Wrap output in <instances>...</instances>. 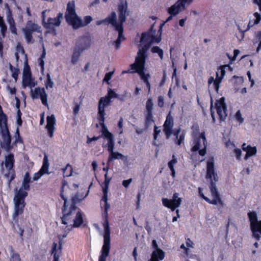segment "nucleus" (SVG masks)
<instances>
[{"label": "nucleus", "instance_id": "5", "mask_svg": "<svg viewBox=\"0 0 261 261\" xmlns=\"http://www.w3.org/2000/svg\"><path fill=\"white\" fill-rule=\"evenodd\" d=\"M103 237V244L99 256L98 261H106L107 257L109 256L111 248V232L110 229H104L102 233Z\"/></svg>", "mask_w": 261, "mask_h": 261}, {"label": "nucleus", "instance_id": "59", "mask_svg": "<svg viewBox=\"0 0 261 261\" xmlns=\"http://www.w3.org/2000/svg\"><path fill=\"white\" fill-rule=\"evenodd\" d=\"M43 175V174L42 173L40 172V171L35 173L33 175V180L35 181V180H38Z\"/></svg>", "mask_w": 261, "mask_h": 261}, {"label": "nucleus", "instance_id": "20", "mask_svg": "<svg viewBox=\"0 0 261 261\" xmlns=\"http://www.w3.org/2000/svg\"><path fill=\"white\" fill-rule=\"evenodd\" d=\"M108 96L102 97L100 99L99 101L98 107L100 105L101 101H102L101 105L103 106V108L105 109V107H107L110 105L111 98H117V97H118V94H117L114 90L112 89H110V90L108 91Z\"/></svg>", "mask_w": 261, "mask_h": 261}, {"label": "nucleus", "instance_id": "54", "mask_svg": "<svg viewBox=\"0 0 261 261\" xmlns=\"http://www.w3.org/2000/svg\"><path fill=\"white\" fill-rule=\"evenodd\" d=\"M113 73L114 71H111L109 72L108 73H107L103 79V81L108 82L109 81L111 80Z\"/></svg>", "mask_w": 261, "mask_h": 261}, {"label": "nucleus", "instance_id": "4", "mask_svg": "<svg viewBox=\"0 0 261 261\" xmlns=\"http://www.w3.org/2000/svg\"><path fill=\"white\" fill-rule=\"evenodd\" d=\"M22 31L27 42L30 43L34 42L32 36L33 33L35 32L41 33L42 30L41 26L39 24L33 22L32 20H28Z\"/></svg>", "mask_w": 261, "mask_h": 261}, {"label": "nucleus", "instance_id": "2", "mask_svg": "<svg viewBox=\"0 0 261 261\" xmlns=\"http://www.w3.org/2000/svg\"><path fill=\"white\" fill-rule=\"evenodd\" d=\"M0 134L3 140L2 147L7 151H10L13 148L11 145V136L8 126V116L3 111L0 105Z\"/></svg>", "mask_w": 261, "mask_h": 261}, {"label": "nucleus", "instance_id": "62", "mask_svg": "<svg viewBox=\"0 0 261 261\" xmlns=\"http://www.w3.org/2000/svg\"><path fill=\"white\" fill-rule=\"evenodd\" d=\"M148 35L146 33H142L140 39V42L141 43L147 42L148 40Z\"/></svg>", "mask_w": 261, "mask_h": 261}, {"label": "nucleus", "instance_id": "48", "mask_svg": "<svg viewBox=\"0 0 261 261\" xmlns=\"http://www.w3.org/2000/svg\"><path fill=\"white\" fill-rule=\"evenodd\" d=\"M112 155H113V158L114 159H118V160L120 159L122 160H126V158L124 155H123L122 154H121L118 152H115L113 153Z\"/></svg>", "mask_w": 261, "mask_h": 261}, {"label": "nucleus", "instance_id": "11", "mask_svg": "<svg viewBox=\"0 0 261 261\" xmlns=\"http://www.w3.org/2000/svg\"><path fill=\"white\" fill-rule=\"evenodd\" d=\"M118 11L119 19V22H118V23L123 24V23L126 20V17L129 15L126 0H121L118 6Z\"/></svg>", "mask_w": 261, "mask_h": 261}, {"label": "nucleus", "instance_id": "50", "mask_svg": "<svg viewBox=\"0 0 261 261\" xmlns=\"http://www.w3.org/2000/svg\"><path fill=\"white\" fill-rule=\"evenodd\" d=\"M236 120L240 122V123H242L244 122V119L242 117V114L240 111H238L236 113Z\"/></svg>", "mask_w": 261, "mask_h": 261}, {"label": "nucleus", "instance_id": "52", "mask_svg": "<svg viewBox=\"0 0 261 261\" xmlns=\"http://www.w3.org/2000/svg\"><path fill=\"white\" fill-rule=\"evenodd\" d=\"M0 28L1 35L3 38H4L6 36V34L7 31V27L6 26L5 23H4V24H2L1 26H0Z\"/></svg>", "mask_w": 261, "mask_h": 261}, {"label": "nucleus", "instance_id": "21", "mask_svg": "<svg viewBox=\"0 0 261 261\" xmlns=\"http://www.w3.org/2000/svg\"><path fill=\"white\" fill-rule=\"evenodd\" d=\"M89 191L88 190L86 195L82 198V196H80V194L79 193H76L75 195L73 196L71 198L72 204L70 207V213H66V217L71 215V213L73 211H75L77 208L76 204L78 203H80L83 199H85L89 194Z\"/></svg>", "mask_w": 261, "mask_h": 261}, {"label": "nucleus", "instance_id": "17", "mask_svg": "<svg viewBox=\"0 0 261 261\" xmlns=\"http://www.w3.org/2000/svg\"><path fill=\"white\" fill-rule=\"evenodd\" d=\"M63 18V14L59 13L57 16L55 18L49 17L44 27L46 29L55 30L54 27H58L61 22V19Z\"/></svg>", "mask_w": 261, "mask_h": 261}, {"label": "nucleus", "instance_id": "41", "mask_svg": "<svg viewBox=\"0 0 261 261\" xmlns=\"http://www.w3.org/2000/svg\"><path fill=\"white\" fill-rule=\"evenodd\" d=\"M22 76H32V73L30 66L28 65V60L26 59L24 63V67Z\"/></svg>", "mask_w": 261, "mask_h": 261}, {"label": "nucleus", "instance_id": "64", "mask_svg": "<svg viewBox=\"0 0 261 261\" xmlns=\"http://www.w3.org/2000/svg\"><path fill=\"white\" fill-rule=\"evenodd\" d=\"M38 63L41 67V70L43 72L44 70V61L43 59L39 58Z\"/></svg>", "mask_w": 261, "mask_h": 261}, {"label": "nucleus", "instance_id": "34", "mask_svg": "<svg viewBox=\"0 0 261 261\" xmlns=\"http://www.w3.org/2000/svg\"><path fill=\"white\" fill-rule=\"evenodd\" d=\"M83 223V219L81 212H78L76 215L73 226L74 227H79Z\"/></svg>", "mask_w": 261, "mask_h": 261}, {"label": "nucleus", "instance_id": "39", "mask_svg": "<svg viewBox=\"0 0 261 261\" xmlns=\"http://www.w3.org/2000/svg\"><path fill=\"white\" fill-rule=\"evenodd\" d=\"M83 51H81V50H79V49H77L76 48V49L74 51L73 53V55H72V62L73 63V64H75L76 63L79 59V57H80L81 56V54L83 53Z\"/></svg>", "mask_w": 261, "mask_h": 261}, {"label": "nucleus", "instance_id": "10", "mask_svg": "<svg viewBox=\"0 0 261 261\" xmlns=\"http://www.w3.org/2000/svg\"><path fill=\"white\" fill-rule=\"evenodd\" d=\"M179 194L175 193L173 194L172 200L164 198L162 199L163 204L168 208L174 211L176 208L179 207L182 202V199L179 198Z\"/></svg>", "mask_w": 261, "mask_h": 261}, {"label": "nucleus", "instance_id": "3", "mask_svg": "<svg viewBox=\"0 0 261 261\" xmlns=\"http://www.w3.org/2000/svg\"><path fill=\"white\" fill-rule=\"evenodd\" d=\"M28 192L24 191L22 188H20L15 194L14 197V216L17 217L23 213L25 206V198L27 197Z\"/></svg>", "mask_w": 261, "mask_h": 261}, {"label": "nucleus", "instance_id": "45", "mask_svg": "<svg viewBox=\"0 0 261 261\" xmlns=\"http://www.w3.org/2000/svg\"><path fill=\"white\" fill-rule=\"evenodd\" d=\"M15 136V140L14 141V143L16 144V143H17L18 142H19V143L23 142V140L20 135L19 130L18 127H17L16 130Z\"/></svg>", "mask_w": 261, "mask_h": 261}, {"label": "nucleus", "instance_id": "15", "mask_svg": "<svg viewBox=\"0 0 261 261\" xmlns=\"http://www.w3.org/2000/svg\"><path fill=\"white\" fill-rule=\"evenodd\" d=\"M170 112L166 117V119L163 125L164 132L167 139H169L172 134L173 127L174 125L173 117Z\"/></svg>", "mask_w": 261, "mask_h": 261}, {"label": "nucleus", "instance_id": "14", "mask_svg": "<svg viewBox=\"0 0 261 261\" xmlns=\"http://www.w3.org/2000/svg\"><path fill=\"white\" fill-rule=\"evenodd\" d=\"M210 189L212 193L213 197H214V199L211 200L205 196L204 194L201 195V197L207 202L216 205L219 202V203H222V201L220 197L219 193L218 191V190L216 187V185L212 183V186H210Z\"/></svg>", "mask_w": 261, "mask_h": 261}, {"label": "nucleus", "instance_id": "23", "mask_svg": "<svg viewBox=\"0 0 261 261\" xmlns=\"http://www.w3.org/2000/svg\"><path fill=\"white\" fill-rule=\"evenodd\" d=\"M62 252V245L61 241H59L58 243L54 242L52 246L51 253L53 255V261H59V257Z\"/></svg>", "mask_w": 261, "mask_h": 261}, {"label": "nucleus", "instance_id": "47", "mask_svg": "<svg viewBox=\"0 0 261 261\" xmlns=\"http://www.w3.org/2000/svg\"><path fill=\"white\" fill-rule=\"evenodd\" d=\"M178 1L180 4V5L181 6H182V8H184V9L185 10H186V5H191L192 3H193V2H194V0H178Z\"/></svg>", "mask_w": 261, "mask_h": 261}, {"label": "nucleus", "instance_id": "26", "mask_svg": "<svg viewBox=\"0 0 261 261\" xmlns=\"http://www.w3.org/2000/svg\"><path fill=\"white\" fill-rule=\"evenodd\" d=\"M185 9L177 1L174 5L171 6L168 9V12L171 15L176 16L181 12L184 11Z\"/></svg>", "mask_w": 261, "mask_h": 261}, {"label": "nucleus", "instance_id": "6", "mask_svg": "<svg viewBox=\"0 0 261 261\" xmlns=\"http://www.w3.org/2000/svg\"><path fill=\"white\" fill-rule=\"evenodd\" d=\"M15 159L14 154L10 153L5 156V166L8 170V173L5 174V176L9 178V183L13 180L16 177V173L14 169Z\"/></svg>", "mask_w": 261, "mask_h": 261}, {"label": "nucleus", "instance_id": "55", "mask_svg": "<svg viewBox=\"0 0 261 261\" xmlns=\"http://www.w3.org/2000/svg\"><path fill=\"white\" fill-rule=\"evenodd\" d=\"M108 189L103 188V195L102 198V200L105 201V203H107L108 201Z\"/></svg>", "mask_w": 261, "mask_h": 261}, {"label": "nucleus", "instance_id": "28", "mask_svg": "<svg viewBox=\"0 0 261 261\" xmlns=\"http://www.w3.org/2000/svg\"><path fill=\"white\" fill-rule=\"evenodd\" d=\"M172 134L175 137V142L178 145H180L185 139V133L182 131L180 133V129L173 130Z\"/></svg>", "mask_w": 261, "mask_h": 261}, {"label": "nucleus", "instance_id": "58", "mask_svg": "<svg viewBox=\"0 0 261 261\" xmlns=\"http://www.w3.org/2000/svg\"><path fill=\"white\" fill-rule=\"evenodd\" d=\"M161 132V130L158 129V127L155 125L154 127V134H153V138L154 140H156L158 138V136L160 134Z\"/></svg>", "mask_w": 261, "mask_h": 261}, {"label": "nucleus", "instance_id": "57", "mask_svg": "<svg viewBox=\"0 0 261 261\" xmlns=\"http://www.w3.org/2000/svg\"><path fill=\"white\" fill-rule=\"evenodd\" d=\"M133 181V179L132 178H129L128 179H127V180H124L123 181H122V185L126 188H127L129 187L130 184L132 183Z\"/></svg>", "mask_w": 261, "mask_h": 261}, {"label": "nucleus", "instance_id": "30", "mask_svg": "<svg viewBox=\"0 0 261 261\" xmlns=\"http://www.w3.org/2000/svg\"><path fill=\"white\" fill-rule=\"evenodd\" d=\"M254 16L255 17V19L254 20V22L253 23L252 20H250L249 21L247 29L245 31H241L243 33V36L244 35V33L245 32H247V31H248L254 25L257 24L258 23H259V22L261 20V15L258 12H255L254 14Z\"/></svg>", "mask_w": 261, "mask_h": 261}, {"label": "nucleus", "instance_id": "8", "mask_svg": "<svg viewBox=\"0 0 261 261\" xmlns=\"http://www.w3.org/2000/svg\"><path fill=\"white\" fill-rule=\"evenodd\" d=\"M215 163L213 158L208 160L207 162L206 178L210 181V186L213 183L216 185L218 180V176L215 171Z\"/></svg>", "mask_w": 261, "mask_h": 261}, {"label": "nucleus", "instance_id": "51", "mask_svg": "<svg viewBox=\"0 0 261 261\" xmlns=\"http://www.w3.org/2000/svg\"><path fill=\"white\" fill-rule=\"evenodd\" d=\"M92 20V18L90 16H86L84 18V21H83V27L87 25Z\"/></svg>", "mask_w": 261, "mask_h": 261}, {"label": "nucleus", "instance_id": "27", "mask_svg": "<svg viewBox=\"0 0 261 261\" xmlns=\"http://www.w3.org/2000/svg\"><path fill=\"white\" fill-rule=\"evenodd\" d=\"M152 247L154 249L152 252L153 256H159L160 260H163L165 257V252L158 247V245L156 240H153L152 241Z\"/></svg>", "mask_w": 261, "mask_h": 261}, {"label": "nucleus", "instance_id": "13", "mask_svg": "<svg viewBox=\"0 0 261 261\" xmlns=\"http://www.w3.org/2000/svg\"><path fill=\"white\" fill-rule=\"evenodd\" d=\"M91 41V38L89 35L80 37L76 42V49L81 50V51H84L90 47Z\"/></svg>", "mask_w": 261, "mask_h": 261}, {"label": "nucleus", "instance_id": "18", "mask_svg": "<svg viewBox=\"0 0 261 261\" xmlns=\"http://www.w3.org/2000/svg\"><path fill=\"white\" fill-rule=\"evenodd\" d=\"M102 103V101H101V102L100 103V105L98 107V121L99 122V124L102 127V135H105L107 133H110L108 130L107 126L105 124V115H106L105 113V110L103 108V106L101 105Z\"/></svg>", "mask_w": 261, "mask_h": 261}, {"label": "nucleus", "instance_id": "16", "mask_svg": "<svg viewBox=\"0 0 261 261\" xmlns=\"http://www.w3.org/2000/svg\"><path fill=\"white\" fill-rule=\"evenodd\" d=\"M66 22L72 27L73 29L77 30L83 28V20L77 14L73 15L66 16Z\"/></svg>", "mask_w": 261, "mask_h": 261}, {"label": "nucleus", "instance_id": "25", "mask_svg": "<svg viewBox=\"0 0 261 261\" xmlns=\"http://www.w3.org/2000/svg\"><path fill=\"white\" fill-rule=\"evenodd\" d=\"M117 22V15L115 12H112L110 15L106 18L105 19L98 20L96 21V24L97 25H99L102 23L105 24H111L113 27L116 25Z\"/></svg>", "mask_w": 261, "mask_h": 261}, {"label": "nucleus", "instance_id": "61", "mask_svg": "<svg viewBox=\"0 0 261 261\" xmlns=\"http://www.w3.org/2000/svg\"><path fill=\"white\" fill-rule=\"evenodd\" d=\"M257 37L258 38L259 40V44L256 49V51L257 53L261 49V31L258 32L257 34Z\"/></svg>", "mask_w": 261, "mask_h": 261}, {"label": "nucleus", "instance_id": "32", "mask_svg": "<svg viewBox=\"0 0 261 261\" xmlns=\"http://www.w3.org/2000/svg\"><path fill=\"white\" fill-rule=\"evenodd\" d=\"M66 16L73 15L76 14L75 12V5L74 1L69 2L66 8Z\"/></svg>", "mask_w": 261, "mask_h": 261}, {"label": "nucleus", "instance_id": "22", "mask_svg": "<svg viewBox=\"0 0 261 261\" xmlns=\"http://www.w3.org/2000/svg\"><path fill=\"white\" fill-rule=\"evenodd\" d=\"M47 124L46 128L47 129L48 134L49 137L52 138L55 130V125L56 124V118L54 115L48 116L46 118Z\"/></svg>", "mask_w": 261, "mask_h": 261}, {"label": "nucleus", "instance_id": "40", "mask_svg": "<svg viewBox=\"0 0 261 261\" xmlns=\"http://www.w3.org/2000/svg\"><path fill=\"white\" fill-rule=\"evenodd\" d=\"M10 69L12 72V76L15 79V82H16L20 72L19 69L17 68L14 67L11 64H10Z\"/></svg>", "mask_w": 261, "mask_h": 261}, {"label": "nucleus", "instance_id": "29", "mask_svg": "<svg viewBox=\"0 0 261 261\" xmlns=\"http://www.w3.org/2000/svg\"><path fill=\"white\" fill-rule=\"evenodd\" d=\"M22 85L23 88L29 87L32 88L35 86L36 84L32 76H22Z\"/></svg>", "mask_w": 261, "mask_h": 261}, {"label": "nucleus", "instance_id": "1", "mask_svg": "<svg viewBox=\"0 0 261 261\" xmlns=\"http://www.w3.org/2000/svg\"><path fill=\"white\" fill-rule=\"evenodd\" d=\"M148 47L147 45H145L141 49L139 50L135 59V62L130 65L131 69L135 70L132 72L138 73L145 84L149 82L148 79L150 77L149 74H145L144 71L145 63V53Z\"/></svg>", "mask_w": 261, "mask_h": 261}, {"label": "nucleus", "instance_id": "9", "mask_svg": "<svg viewBox=\"0 0 261 261\" xmlns=\"http://www.w3.org/2000/svg\"><path fill=\"white\" fill-rule=\"evenodd\" d=\"M225 100V97H222L219 100H217L215 103V107L217 109V114L219 116L220 122L224 121L227 117V109Z\"/></svg>", "mask_w": 261, "mask_h": 261}, {"label": "nucleus", "instance_id": "63", "mask_svg": "<svg viewBox=\"0 0 261 261\" xmlns=\"http://www.w3.org/2000/svg\"><path fill=\"white\" fill-rule=\"evenodd\" d=\"M234 152L235 153L237 159L240 160L241 158L242 151L240 149L236 148L234 149Z\"/></svg>", "mask_w": 261, "mask_h": 261}, {"label": "nucleus", "instance_id": "36", "mask_svg": "<svg viewBox=\"0 0 261 261\" xmlns=\"http://www.w3.org/2000/svg\"><path fill=\"white\" fill-rule=\"evenodd\" d=\"M10 261H21L20 256L19 253L15 252L12 246H10Z\"/></svg>", "mask_w": 261, "mask_h": 261}, {"label": "nucleus", "instance_id": "53", "mask_svg": "<svg viewBox=\"0 0 261 261\" xmlns=\"http://www.w3.org/2000/svg\"><path fill=\"white\" fill-rule=\"evenodd\" d=\"M127 96L128 93L126 91H125L121 95H118V97H117V98L121 101H125Z\"/></svg>", "mask_w": 261, "mask_h": 261}, {"label": "nucleus", "instance_id": "37", "mask_svg": "<svg viewBox=\"0 0 261 261\" xmlns=\"http://www.w3.org/2000/svg\"><path fill=\"white\" fill-rule=\"evenodd\" d=\"M123 24H118L117 22L116 23V25L113 27L115 28V30L118 32V39H124V37L123 36Z\"/></svg>", "mask_w": 261, "mask_h": 261}, {"label": "nucleus", "instance_id": "35", "mask_svg": "<svg viewBox=\"0 0 261 261\" xmlns=\"http://www.w3.org/2000/svg\"><path fill=\"white\" fill-rule=\"evenodd\" d=\"M145 127L148 128L154 123L152 113H145Z\"/></svg>", "mask_w": 261, "mask_h": 261}, {"label": "nucleus", "instance_id": "56", "mask_svg": "<svg viewBox=\"0 0 261 261\" xmlns=\"http://www.w3.org/2000/svg\"><path fill=\"white\" fill-rule=\"evenodd\" d=\"M80 109V103L74 102V107L73 108V114L76 115L79 113Z\"/></svg>", "mask_w": 261, "mask_h": 261}, {"label": "nucleus", "instance_id": "33", "mask_svg": "<svg viewBox=\"0 0 261 261\" xmlns=\"http://www.w3.org/2000/svg\"><path fill=\"white\" fill-rule=\"evenodd\" d=\"M31 182V178L28 172H26L22 182V187L24 190L29 191L30 189V182Z\"/></svg>", "mask_w": 261, "mask_h": 261}, {"label": "nucleus", "instance_id": "7", "mask_svg": "<svg viewBox=\"0 0 261 261\" xmlns=\"http://www.w3.org/2000/svg\"><path fill=\"white\" fill-rule=\"evenodd\" d=\"M194 145L191 148V151L196 152L198 151L201 156H204L206 153L207 140L204 133H202L200 136L194 141Z\"/></svg>", "mask_w": 261, "mask_h": 261}, {"label": "nucleus", "instance_id": "12", "mask_svg": "<svg viewBox=\"0 0 261 261\" xmlns=\"http://www.w3.org/2000/svg\"><path fill=\"white\" fill-rule=\"evenodd\" d=\"M31 96L32 99H38L40 98L42 103L45 106H48L47 95L46 93L44 88L37 87L34 90L31 88Z\"/></svg>", "mask_w": 261, "mask_h": 261}, {"label": "nucleus", "instance_id": "43", "mask_svg": "<svg viewBox=\"0 0 261 261\" xmlns=\"http://www.w3.org/2000/svg\"><path fill=\"white\" fill-rule=\"evenodd\" d=\"M45 85L46 89L48 88H51L54 86V82L52 81L50 75L49 73L47 74L46 80L45 82Z\"/></svg>", "mask_w": 261, "mask_h": 261}, {"label": "nucleus", "instance_id": "19", "mask_svg": "<svg viewBox=\"0 0 261 261\" xmlns=\"http://www.w3.org/2000/svg\"><path fill=\"white\" fill-rule=\"evenodd\" d=\"M62 170L63 172L64 179L62 180V187L61 189L60 196L64 200V203L62 207V216H61V219L62 223L65 224V195L64 194V188L65 186V179H64L65 177V168H63Z\"/></svg>", "mask_w": 261, "mask_h": 261}, {"label": "nucleus", "instance_id": "24", "mask_svg": "<svg viewBox=\"0 0 261 261\" xmlns=\"http://www.w3.org/2000/svg\"><path fill=\"white\" fill-rule=\"evenodd\" d=\"M248 216L250 222V228H261V221H258L255 212H250Z\"/></svg>", "mask_w": 261, "mask_h": 261}, {"label": "nucleus", "instance_id": "49", "mask_svg": "<svg viewBox=\"0 0 261 261\" xmlns=\"http://www.w3.org/2000/svg\"><path fill=\"white\" fill-rule=\"evenodd\" d=\"M105 187L103 188L109 189V185L111 180V177H109L108 176V173H106L105 175Z\"/></svg>", "mask_w": 261, "mask_h": 261}, {"label": "nucleus", "instance_id": "38", "mask_svg": "<svg viewBox=\"0 0 261 261\" xmlns=\"http://www.w3.org/2000/svg\"><path fill=\"white\" fill-rule=\"evenodd\" d=\"M153 109V100L151 98H148L146 102L145 113H152Z\"/></svg>", "mask_w": 261, "mask_h": 261}, {"label": "nucleus", "instance_id": "46", "mask_svg": "<svg viewBox=\"0 0 261 261\" xmlns=\"http://www.w3.org/2000/svg\"><path fill=\"white\" fill-rule=\"evenodd\" d=\"M257 152V149L256 147H252L250 145H248V149L246 151V152L248 153L249 155L252 156L256 154Z\"/></svg>", "mask_w": 261, "mask_h": 261}, {"label": "nucleus", "instance_id": "31", "mask_svg": "<svg viewBox=\"0 0 261 261\" xmlns=\"http://www.w3.org/2000/svg\"><path fill=\"white\" fill-rule=\"evenodd\" d=\"M221 80L222 77H219V74L217 73L216 80H214L213 77L211 76L208 79V84H211L212 83H213V85L214 86L217 92H218Z\"/></svg>", "mask_w": 261, "mask_h": 261}, {"label": "nucleus", "instance_id": "44", "mask_svg": "<svg viewBox=\"0 0 261 261\" xmlns=\"http://www.w3.org/2000/svg\"><path fill=\"white\" fill-rule=\"evenodd\" d=\"M252 232V237L256 240H259L261 238V229H251Z\"/></svg>", "mask_w": 261, "mask_h": 261}, {"label": "nucleus", "instance_id": "60", "mask_svg": "<svg viewBox=\"0 0 261 261\" xmlns=\"http://www.w3.org/2000/svg\"><path fill=\"white\" fill-rule=\"evenodd\" d=\"M164 105V98L162 96H159L158 97V106L160 108H162Z\"/></svg>", "mask_w": 261, "mask_h": 261}, {"label": "nucleus", "instance_id": "42", "mask_svg": "<svg viewBox=\"0 0 261 261\" xmlns=\"http://www.w3.org/2000/svg\"><path fill=\"white\" fill-rule=\"evenodd\" d=\"M151 51L153 53H156L158 54L159 56L161 58V59H163L164 57V51L162 49L160 48L159 46H153L151 48Z\"/></svg>", "mask_w": 261, "mask_h": 261}]
</instances>
